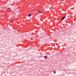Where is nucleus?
<instances>
[{"mask_svg":"<svg viewBox=\"0 0 76 76\" xmlns=\"http://www.w3.org/2000/svg\"><path fill=\"white\" fill-rule=\"evenodd\" d=\"M11 23H13V20H12V21H11Z\"/></svg>","mask_w":76,"mask_h":76,"instance_id":"7","label":"nucleus"},{"mask_svg":"<svg viewBox=\"0 0 76 76\" xmlns=\"http://www.w3.org/2000/svg\"><path fill=\"white\" fill-rule=\"evenodd\" d=\"M44 58H45V59H46L48 58L47 56H44Z\"/></svg>","mask_w":76,"mask_h":76,"instance_id":"3","label":"nucleus"},{"mask_svg":"<svg viewBox=\"0 0 76 76\" xmlns=\"http://www.w3.org/2000/svg\"><path fill=\"white\" fill-rule=\"evenodd\" d=\"M32 15V14H28V16H29V17H31V16Z\"/></svg>","mask_w":76,"mask_h":76,"instance_id":"4","label":"nucleus"},{"mask_svg":"<svg viewBox=\"0 0 76 76\" xmlns=\"http://www.w3.org/2000/svg\"><path fill=\"white\" fill-rule=\"evenodd\" d=\"M37 11L39 13H43V12L40 10H38Z\"/></svg>","mask_w":76,"mask_h":76,"instance_id":"1","label":"nucleus"},{"mask_svg":"<svg viewBox=\"0 0 76 76\" xmlns=\"http://www.w3.org/2000/svg\"><path fill=\"white\" fill-rule=\"evenodd\" d=\"M10 9V8H8L7 9V10H8L9 9Z\"/></svg>","mask_w":76,"mask_h":76,"instance_id":"6","label":"nucleus"},{"mask_svg":"<svg viewBox=\"0 0 76 76\" xmlns=\"http://www.w3.org/2000/svg\"><path fill=\"white\" fill-rule=\"evenodd\" d=\"M53 73L54 74H56V71H53Z\"/></svg>","mask_w":76,"mask_h":76,"instance_id":"5","label":"nucleus"},{"mask_svg":"<svg viewBox=\"0 0 76 76\" xmlns=\"http://www.w3.org/2000/svg\"><path fill=\"white\" fill-rule=\"evenodd\" d=\"M66 18V17L65 16V17H63L62 18V19H61V21H63V20L64 19V18Z\"/></svg>","mask_w":76,"mask_h":76,"instance_id":"2","label":"nucleus"}]
</instances>
